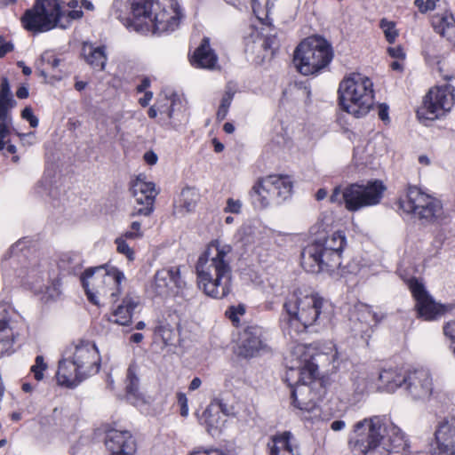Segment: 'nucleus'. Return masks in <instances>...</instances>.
Listing matches in <instances>:
<instances>
[{
	"mask_svg": "<svg viewBox=\"0 0 455 455\" xmlns=\"http://www.w3.org/2000/svg\"><path fill=\"white\" fill-rule=\"evenodd\" d=\"M232 251L231 245L213 240L198 258L196 265L197 286L206 296L221 299L231 292Z\"/></svg>",
	"mask_w": 455,
	"mask_h": 455,
	"instance_id": "f257e3e1",
	"label": "nucleus"
},
{
	"mask_svg": "<svg viewBox=\"0 0 455 455\" xmlns=\"http://www.w3.org/2000/svg\"><path fill=\"white\" fill-rule=\"evenodd\" d=\"M331 313L332 307L328 300L306 288L293 287L286 301L289 333H302L318 321L329 319Z\"/></svg>",
	"mask_w": 455,
	"mask_h": 455,
	"instance_id": "f03ea898",
	"label": "nucleus"
},
{
	"mask_svg": "<svg viewBox=\"0 0 455 455\" xmlns=\"http://www.w3.org/2000/svg\"><path fill=\"white\" fill-rule=\"evenodd\" d=\"M333 57L331 44L323 36L314 35L298 44L292 62L299 74L316 76L328 68Z\"/></svg>",
	"mask_w": 455,
	"mask_h": 455,
	"instance_id": "7ed1b4c3",
	"label": "nucleus"
},
{
	"mask_svg": "<svg viewBox=\"0 0 455 455\" xmlns=\"http://www.w3.org/2000/svg\"><path fill=\"white\" fill-rule=\"evenodd\" d=\"M81 279L88 299L94 305L103 306L116 302L124 275L116 267H98L86 269Z\"/></svg>",
	"mask_w": 455,
	"mask_h": 455,
	"instance_id": "20e7f679",
	"label": "nucleus"
},
{
	"mask_svg": "<svg viewBox=\"0 0 455 455\" xmlns=\"http://www.w3.org/2000/svg\"><path fill=\"white\" fill-rule=\"evenodd\" d=\"M338 94L341 108L357 118L365 116L374 104L373 83L360 73L344 77Z\"/></svg>",
	"mask_w": 455,
	"mask_h": 455,
	"instance_id": "39448f33",
	"label": "nucleus"
},
{
	"mask_svg": "<svg viewBox=\"0 0 455 455\" xmlns=\"http://www.w3.org/2000/svg\"><path fill=\"white\" fill-rule=\"evenodd\" d=\"M386 424L379 416L357 421L348 444L352 451L361 455H390L386 442Z\"/></svg>",
	"mask_w": 455,
	"mask_h": 455,
	"instance_id": "423d86ee",
	"label": "nucleus"
},
{
	"mask_svg": "<svg viewBox=\"0 0 455 455\" xmlns=\"http://www.w3.org/2000/svg\"><path fill=\"white\" fill-rule=\"evenodd\" d=\"M291 369L299 370L300 380L314 382L319 377V370L325 369L335 363L338 352L335 348L323 351L315 345L297 344L291 351Z\"/></svg>",
	"mask_w": 455,
	"mask_h": 455,
	"instance_id": "0eeeda50",
	"label": "nucleus"
},
{
	"mask_svg": "<svg viewBox=\"0 0 455 455\" xmlns=\"http://www.w3.org/2000/svg\"><path fill=\"white\" fill-rule=\"evenodd\" d=\"M455 104L454 88L451 84L431 87L416 109V117L424 125L444 117Z\"/></svg>",
	"mask_w": 455,
	"mask_h": 455,
	"instance_id": "6e6552de",
	"label": "nucleus"
},
{
	"mask_svg": "<svg viewBox=\"0 0 455 455\" xmlns=\"http://www.w3.org/2000/svg\"><path fill=\"white\" fill-rule=\"evenodd\" d=\"M60 0H36L35 5L26 11L21 21L27 30L33 32H44L55 27L65 28L67 25L61 23L65 17Z\"/></svg>",
	"mask_w": 455,
	"mask_h": 455,
	"instance_id": "1a4fd4ad",
	"label": "nucleus"
},
{
	"mask_svg": "<svg viewBox=\"0 0 455 455\" xmlns=\"http://www.w3.org/2000/svg\"><path fill=\"white\" fill-rule=\"evenodd\" d=\"M406 283L415 302L414 311L418 319L426 322L438 321L452 310L451 304L436 301L418 278L411 277Z\"/></svg>",
	"mask_w": 455,
	"mask_h": 455,
	"instance_id": "9d476101",
	"label": "nucleus"
},
{
	"mask_svg": "<svg viewBox=\"0 0 455 455\" xmlns=\"http://www.w3.org/2000/svg\"><path fill=\"white\" fill-rule=\"evenodd\" d=\"M386 187L379 180H369L365 185L352 183L345 187L346 209L355 212L377 205L383 198Z\"/></svg>",
	"mask_w": 455,
	"mask_h": 455,
	"instance_id": "9b49d317",
	"label": "nucleus"
},
{
	"mask_svg": "<svg viewBox=\"0 0 455 455\" xmlns=\"http://www.w3.org/2000/svg\"><path fill=\"white\" fill-rule=\"evenodd\" d=\"M156 12L149 32L161 34L175 30L183 17L177 0H156Z\"/></svg>",
	"mask_w": 455,
	"mask_h": 455,
	"instance_id": "f8f14e48",
	"label": "nucleus"
},
{
	"mask_svg": "<svg viewBox=\"0 0 455 455\" xmlns=\"http://www.w3.org/2000/svg\"><path fill=\"white\" fill-rule=\"evenodd\" d=\"M283 188L284 178L282 175H268L254 184L251 197L253 204L259 208H266L272 202L281 204Z\"/></svg>",
	"mask_w": 455,
	"mask_h": 455,
	"instance_id": "ddd939ff",
	"label": "nucleus"
},
{
	"mask_svg": "<svg viewBox=\"0 0 455 455\" xmlns=\"http://www.w3.org/2000/svg\"><path fill=\"white\" fill-rule=\"evenodd\" d=\"M186 285L181 276L180 266H170L157 270L149 286V291L159 297L166 298L178 293Z\"/></svg>",
	"mask_w": 455,
	"mask_h": 455,
	"instance_id": "4468645a",
	"label": "nucleus"
},
{
	"mask_svg": "<svg viewBox=\"0 0 455 455\" xmlns=\"http://www.w3.org/2000/svg\"><path fill=\"white\" fill-rule=\"evenodd\" d=\"M68 354V356L73 360V363L77 365L84 374L90 377L99 372L100 355L94 343L79 340L69 348Z\"/></svg>",
	"mask_w": 455,
	"mask_h": 455,
	"instance_id": "2eb2a0df",
	"label": "nucleus"
},
{
	"mask_svg": "<svg viewBox=\"0 0 455 455\" xmlns=\"http://www.w3.org/2000/svg\"><path fill=\"white\" fill-rule=\"evenodd\" d=\"M132 195L136 203L132 216H149L154 211V204L158 191L153 182L147 181L145 177L140 175L132 182Z\"/></svg>",
	"mask_w": 455,
	"mask_h": 455,
	"instance_id": "dca6fc26",
	"label": "nucleus"
},
{
	"mask_svg": "<svg viewBox=\"0 0 455 455\" xmlns=\"http://www.w3.org/2000/svg\"><path fill=\"white\" fill-rule=\"evenodd\" d=\"M429 372L424 369H406L405 380L403 387L413 399H423L430 396L433 389Z\"/></svg>",
	"mask_w": 455,
	"mask_h": 455,
	"instance_id": "f3484780",
	"label": "nucleus"
},
{
	"mask_svg": "<svg viewBox=\"0 0 455 455\" xmlns=\"http://www.w3.org/2000/svg\"><path fill=\"white\" fill-rule=\"evenodd\" d=\"M267 348L263 339V330L257 325L244 328L239 334L236 353L239 356L250 358Z\"/></svg>",
	"mask_w": 455,
	"mask_h": 455,
	"instance_id": "a211bd4d",
	"label": "nucleus"
},
{
	"mask_svg": "<svg viewBox=\"0 0 455 455\" xmlns=\"http://www.w3.org/2000/svg\"><path fill=\"white\" fill-rule=\"evenodd\" d=\"M434 443L439 454L455 455V416L443 418L437 423Z\"/></svg>",
	"mask_w": 455,
	"mask_h": 455,
	"instance_id": "6ab92c4d",
	"label": "nucleus"
},
{
	"mask_svg": "<svg viewBox=\"0 0 455 455\" xmlns=\"http://www.w3.org/2000/svg\"><path fill=\"white\" fill-rule=\"evenodd\" d=\"M106 445L111 451V455H134L136 452L135 441L127 430H108Z\"/></svg>",
	"mask_w": 455,
	"mask_h": 455,
	"instance_id": "aec40b11",
	"label": "nucleus"
},
{
	"mask_svg": "<svg viewBox=\"0 0 455 455\" xmlns=\"http://www.w3.org/2000/svg\"><path fill=\"white\" fill-rule=\"evenodd\" d=\"M156 5V0H131L132 23L137 31L149 32Z\"/></svg>",
	"mask_w": 455,
	"mask_h": 455,
	"instance_id": "412c9836",
	"label": "nucleus"
},
{
	"mask_svg": "<svg viewBox=\"0 0 455 455\" xmlns=\"http://www.w3.org/2000/svg\"><path fill=\"white\" fill-rule=\"evenodd\" d=\"M299 378L296 386L289 385L291 388V403L300 411H313L316 408L315 394L312 392L310 384Z\"/></svg>",
	"mask_w": 455,
	"mask_h": 455,
	"instance_id": "4be33fe9",
	"label": "nucleus"
},
{
	"mask_svg": "<svg viewBox=\"0 0 455 455\" xmlns=\"http://www.w3.org/2000/svg\"><path fill=\"white\" fill-rule=\"evenodd\" d=\"M56 378L59 385L73 388L89 376L84 374L78 366L73 363V360L67 356L60 361Z\"/></svg>",
	"mask_w": 455,
	"mask_h": 455,
	"instance_id": "5701e85b",
	"label": "nucleus"
},
{
	"mask_svg": "<svg viewBox=\"0 0 455 455\" xmlns=\"http://www.w3.org/2000/svg\"><path fill=\"white\" fill-rule=\"evenodd\" d=\"M434 197L424 193L416 186H408L406 194L398 200L399 209L405 213H413L417 216L419 210Z\"/></svg>",
	"mask_w": 455,
	"mask_h": 455,
	"instance_id": "b1692460",
	"label": "nucleus"
},
{
	"mask_svg": "<svg viewBox=\"0 0 455 455\" xmlns=\"http://www.w3.org/2000/svg\"><path fill=\"white\" fill-rule=\"evenodd\" d=\"M230 410L220 398H213L202 415V420L207 431L217 429L223 422V416L229 415Z\"/></svg>",
	"mask_w": 455,
	"mask_h": 455,
	"instance_id": "393cba45",
	"label": "nucleus"
},
{
	"mask_svg": "<svg viewBox=\"0 0 455 455\" xmlns=\"http://www.w3.org/2000/svg\"><path fill=\"white\" fill-rule=\"evenodd\" d=\"M140 303V299L138 296L127 294L113 309L110 321L119 325H129L132 323L133 311Z\"/></svg>",
	"mask_w": 455,
	"mask_h": 455,
	"instance_id": "a878e982",
	"label": "nucleus"
},
{
	"mask_svg": "<svg viewBox=\"0 0 455 455\" xmlns=\"http://www.w3.org/2000/svg\"><path fill=\"white\" fill-rule=\"evenodd\" d=\"M323 249L316 240L306 246L300 254V264L307 272L323 271Z\"/></svg>",
	"mask_w": 455,
	"mask_h": 455,
	"instance_id": "bb28decb",
	"label": "nucleus"
},
{
	"mask_svg": "<svg viewBox=\"0 0 455 455\" xmlns=\"http://www.w3.org/2000/svg\"><path fill=\"white\" fill-rule=\"evenodd\" d=\"M431 25L435 32L455 44V18L451 12L434 14L431 17Z\"/></svg>",
	"mask_w": 455,
	"mask_h": 455,
	"instance_id": "cd10ccee",
	"label": "nucleus"
},
{
	"mask_svg": "<svg viewBox=\"0 0 455 455\" xmlns=\"http://www.w3.org/2000/svg\"><path fill=\"white\" fill-rule=\"evenodd\" d=\"M6 310L0 307V357L11 355L14 349L16 333L9 322L5 319Z\"/></svg>",
	"mask_w": 455,
	"mask_h": 455,
	"instance_id": "c85d7f7f",
	"label": "nucleus"
},
{
	"mask_svg": "<svg viewBox=\"0 0 455 455\" xmlns=\"http://www.w3.org/2000/svg\"><path fill=\"white\" fill-rule=\"evenodd\" d=\"M218 57L210 47L208 38H204L200 46L196 50L192 64L196 68L214 69L217 68Z\"/></svg>",
	"mask_w": 455,
	"mask_h": 455,
	"instance_id": "c756f323",
	"label": "nucleus"
},
{
	"mask_svg": "<svg viewBox=\"0 0 455 455\" xmlns=\"http://www.w3.org/2000/svg\"><path fill=\"white\" fill-rule=\"evenodd\" d=\"M406 370L403 368L383 369L379 375V380L383 388L393 392L403 387L405 380Z\"/></svg>",
	"mask_w": 455,
	"mask_h": 455,
	"instance_id": "7c9ffc66",
	"label": "nucleus"
},
{
	"mask_svg": "<svg viewBox=\"0 0 455 455\" xmlns=\"http://www.w3.org/2000/svg\"><path fill=\"white\" fill-rule=\"evenodd\" d=\"M83 54L86 62L94 69L103 70L107 62L104 46L94 47L92 44H84Z\"/></svg>",
	"mask_w": 455,
	"mask_h": 455,
	"instance_id": "2f4dec72",
	"label": "nucleus"
},
{
	"mask_svg": "<svg viewBox=\"0 0 455 455\" xmlns=\"http://www.w3.org/2000/svg\"><path fill=\"white\" fill-rule=\"evenodd\" d=\"M252 45H250V41L247 43V49L246 51H251L254 52L256 50L260 52V50H263V54L259 55L258 57L260 58V60L263 61L266 59H271L275 53V51L276 49V40L275 37H262L259 35L256 36V39H253L251 41Z\"/></svg>",
	"mask_w": 455,
	"mask_h": 455,
	"instance_id": "473e14b6",
	"label": "nucleus"
},
{
	"mask_svg": "<svg viewBox=\"0 0 455 455\" xmlns=\"http://www.w3.org/2000/svg\"><path fill=\"white\" fill-rule=\"evenodd\" d=\"M15 105L16 101L13 99L9 81L6 77H3L0 84V120H5L9 111Z\"/></svg>",
	"mask_w": 455,
	"mask_h": 455,
	"instance_id": "72a5a7b5",
	"label": "nucleus"
},
{
	"mask_svg": "<svg viewBox=\"0 0 455 455\" xmlns=\"http://www.w3.org/2000/svg\"><path fill=\"white\" fill-rule=\"evenodd\" d=\"M443 213V204L440 200L433 198L427 202L417 214L418 218L427 222L438 220Z\"/></svg>",
	"mask_w": 455,
	"mask_h": 455,
	"instance_id": "f704fd0d",
	"label": "nucleus"
},
{
	"mask_svg": "<svg viewBox=\"0 0 455 455\" xmlns=\"http://www.w3.org/2000/svg\"><path fill=\"white\" fill-rule=\"evenodd\" d=\"M198 191L192 188H186L180 193L178 211L182 213L191 212L196 209L199 201Z\"/></svg>",
	"mask_w": 455,
	"mask_h": 455,
	"instance_id": "c9c22d12",
	"label": "nucleus"
},
{
	"mask_svg": "<svg viewBox=\"0 0 455 455\" xmlns=\"http://www.w3.org/2000/svg\"><path fill=\"white\" fill-rule=\"evenodd\" d=\"M320 245H323L331 251L339 252L342 254L344 248L347 245V238L343 231L338 230L333 232L331 235L324 237L323 240L318 239Z\"/></svg>",
	"mask_w": 455,
	"mask_h": 455,
	"instance_id": "e433bc0d",
	"label": "nucleus"
},
{
	"mask_svg": "<svg viewBox=\"0 0 455 455\" xmlns=\"http://www.w3.org/2000/svg\"><path fill=\"white\" fill-rule=\"evenodd\" d=\"M323 271L332 272L341 267V256L339 252L331 251L322 245Z\"/></svg>",
	"mask_w": 455,
	"mask_h": 455,
	"instance_id": "4c0bfd02",
	"label": "nucleus"
},
{
	"mask_svg": "<svg viewBox=\"0 0 455 455\" xmlns=\"http://www.w3.org/2000/svg\"><path fill=\"white\" fill-rule=\"evenodd\" d=\"M276 0H252V11L258 20L263 21L267 20Z\"/></svg>",
	"mask_w": 455,
	"mask_h": 455,
	"instance_id": "58836bf2",
	"label": "nucleus"
},
{
	"mask_svg": "<svg viewBox=\"0 0 455 455\" xmlns=\"http://www.w3.org/2000/svg\"><path fill=\"white\" fill-rule=\"evenodd\" d=\"M268 455H283L284 451V434L272 435L267 443Z\"/></svg>",
	"mask_w": 455,
	"mask_h": 455,
	"instance_id": "ea45409f",
	"label": "nucleus"
},
{
	"mask_svg": "<svg viewBox=\"0 0 455 455\" xmlns=\"http://www.w3.org/2000/svg\"><path fill=\"white\" fill-rule=\"evenodd\" d=\"M379 27L384 32L386 40L389 44H394L398 36V31L395 29V23L388 21L387 19L383 18L379 21Z\"/></svg>",
	"mask_w": 455,
	"mask_h": 455,
	"instance_id": "a19ab883",
	"label": "nucleus"
},
{
	"mask_svg": "<svg viewBox=\"0 0 455 455\" xmlns=\"http://www.w3.org/2000/svg\"><path fill=\"white\" fill-rule=\"evenodd\" d=\"M115 244L116 245L117 252L124 255L128 260L132 261L135 259L134 250L130 245L128 241H125L123 238L117 236L115 239Z\"/></svg>",
	"mask_w": 455,
	"mask_h": 455,
	"instance_id": "79ce46f5",
	"label": "nucleus"
},
{
	"mask_svg": "<svg viewBox=\"0 0 455 455\" xmlns=\"http://www.w3.org/2000/svg\"><path fill=\"white\" fill-rule=\"evenodd\" d=\"M234 93L230 91H227L221 99L220 105L217 112V118L219 120H224L228 115V108L231 105Z\"/></svg>",
	"mask_w": 455,
	"mask_h": 455,
	"instance_id": "37998d69",
	"label": "nucleus"
},
{
	"mask_svg": "<svg viewBox=\"0 0 455 455\" xmlns=\"http://www.w3.org/2000/svg\"><path fill=\"white\" fill-rule=\"evenodd\" d=\"M443 331L444 336L450 340V347L455 354V319L444 323Z\"/></svg>",
	"mask_w": 455,
	"mask_h": 455,
	"instance_id": "c03bdc74",
	"label": "nucleus"
},
{
	"mask_svg": "<svg viewBox=\"0 0 455 455\" xmlns=\"http://www.w3.org/2000/svg\"><path fill=\"white\" fill-rule=\"evenodd\" d=\"M46 369V364L44 363L42 355L36 357V363L31 367V371L34 373V377L36 380H41L44 378L43 371Z\"/></svg>",
	"mask_w": 455,
	"mask_h": 455,
	"instance_id": "a18cd8bd",
	"label": "nucleus"
},
{
	"mask_svg": "<svg viewBox=\"0 0 455 455\" xmlns=\"http://www.w3.org/2000/svg\"><path fill=\"white\" fill-rule=\"evenodd\" d=\"M68 6L71 9L68 12L67 16L69 20H79L83 16V11L81 8H79V1L77 0H71Z\"/></svg>",
	"mask_w": 455,
	"mask_h": 455,
	"instance_id": "49530a36",
	"label": "nucleus"
},
{
	"mask_svg": "<svg viewBox=\"0 0 455 455\" xmlns=\"http://www.w3.org/2000/svg\"><path fill=\"white\" fill-rule=\"evenodd\" d=\"M127 380L129 383L127 384L128 392L132 393L136 389L138 384V378L136 376V366L134 364H131L127 370Z\"/></svg>",
	"mask_w": 455,
	"mask_h": 455,
	"instance_id": "de8ad7c7",
	"label": "nucleus"
},
{
	"mask_svg": "<svg viewBox=\"0 0 455 455\" xmlns=\"http://www.w3.org/2000/svg\"><path fill=\"white\" fill-rule=\"evenodd\" d=\"M345 188L341 189L340 187H336L333 190L331 195L330 196V202L331 204H337L338 205L341 206L344 204L346 207V199H345Z\"/></svg>",
	"mask_w": 455,
	"mask_h": 455,
	"instance_id": "09e8293b",
	"label": "nucleus"
},
{
	"mask_svg": "<svg viewBox=\"0 0 455 455\" xmlns=\"http://www.w3.org/2000/svg\"><path fill=\"white\" fill-rule=\"evenodd\" d=\"M438 1L439 0H415L414 4L421 13H426L428 11L434 10Z\"/></svg>",
	"mask_w": 455,
	"mask_h": 455,
	"instance_id": "8fccbe9b",
	"label": "nucleus"
},
{
	"mask_svg": "<svg viewBox=\"0 0 455 455\" xmlns=\"http://www.w3.org/2000/svg\"><path fill=\"white\" fill-rule=\"evenodd\" d=\"M10 121V116L5 120H1L0 123V150L4 148L5 146V139L9 134V127L8 123Z\"/></svg>",
	"mask_w": 455,
	"mask_h": 455,
	"instance_id": "3c124183",
	"label": "nucleus"
},
{
	"mask_svg": "<svg viewBox=\"0 0 455 455\" xmlns=\"http://www.w3.org/2000/svg\"><path fill=\"white\" fill-rule=\"evenodd\" d=\"M41 60L47 63L52 69L60 66V59L57 58L53 53L46 52L41 56Z\"/></svg>",
	"mask_w": 455,
	"mask_h": 455,
	"instance_id": "603ef678",
	"label": "nucleus"
},
{
	"mask_svg": "<svg viewBox=\"0 0 455 455\" xmlns=\"http://www.w3.org/2000/svg\"><path fill=\"white\" fill-rule=\"evenodd\" d=\"M178 403L180 406V415L187 417L188 415V400L184 393L177 395Z\"/></svg>",
	"mask_w": 455,
	"mask_h": 455,
	"instance_id": "864d4df0",
	"label": "nucleus"
},
{
	"mask_svg": "<svg viewBox=\"0 0 455 455\" xmlns=\"http://www.w3.org/2000/svg\"><path fill=\"white\" fill-rule=\"evenodd\" d=\"M242 203L240 200H235L233 198H228L227 201V206L225 211L232 213H239L241 211Z\"/></svg>",
	"mask_w": 455,
	"mask_h": 455,
	"instance_id": "5fc2aeb1",
	"label": "nucleus"
},
{
	"mask_svg": "<svg viewBox=\"0 0 455 455\" xmlns=\"http://www.w3.org/2000/svg\"><path fill=\"white\" fill-rule=\"evenodd\" d=\"M21 116L29 122V124L36 128L38 125V119L34 116L33 111L30 108H25L21 113Z\"/></svg>",
	"mask_w": 455,
	"mask_h": 455,
	"instance_id": "6e6d98bb",
	"label": "nucleus"
},
{
	"mask_svg": "<svg viewBox=\"0 0 455 455\" xmlns=\"http://www.w3.org/2000/svg\"><path fill=\"white\" fill-rule=\"evenodd\" d=\"M387 53L389 54L390 57L394 59L403 60L405 58V53L401 45L388 47Z\"/></svg>",
	"mask_w": 455,
	"mask_h": 455,
	"instance_id": "4d7b16f0",
	"label": "nucleus"
},
{
	"mask_svg": "<svg viewBox=\"0 0 455 455\" xmlns=\"http://www.w3.org/2000/svg\"><path fill=\"white\" fill-rule=\"evenodd\" d=\"M285 438H286V452L289 453L290 455H299L298 447L293 446V444L291 443L292 435H291V432L286 431Z\"/></svg>",
	"mask_w": 455,
	"mask_h": 455,
	"instance_id": "13d9d810",
	"label": "nucleus"
},
{
	"mask_svg": "<svg viewBox=\"0 0 455 455\" xmlns=\"http://www.w3.org/2000/svg\"><path fill=\"white\" fill-rule=\"evenodd\" d=\"M388 106L386 104H379V111L378 115L380 120H382L384 123L389 122V114H388Z\"/></svg>",
	"mask_w": 455,
	"mask_h": 455,
	"instance_id": "bf43d9fd",
	"label": "nucleus"
},
{
	"mask_svg": "<svg viewBox=\"0 0 455 455\" xmlns=\"http://www.w3.org/2000/svg\"><path fill=\"white\" fill-rule=\"evenodd\" d=\"M118 237L123 238L124 240L128 241V242L136 241V240L142 238L141 236H140L138 234H136L130 228H128L126 231H124Z\"/></svg>",
	"mask_w": 455,
	"mask_h": 455,
	"instance_id": "052dcab7",
	"label": "nucleus"
},
{
	"mask_svg": "<svg viewBox=\"0 0 455 455\" xmlns=\"http://www.w3.org/2000/svg\"><path fill=\"white\" fill-rule=\"evenodd\" d=\"M144 159L148 164L153 165L156 164L158 158L153 151H148L144 155Z\"/></svg>",
	"mask_w": 455,
	"mask_h": 455,
	"instance_id": "680f3d73",
	"label": "nucleus"
},
{
	"mask_svg": "<svg viewBox=\"0 0 455 455\" xmlns=\"http://www.w3.org/2000/svg\"><path fill=\"white\" fill-rule=\"evenodd\" d=\"M346 427L344 420L338 419L331 423V429L337 432L342 430Z\"/></svg>",
	"mask_w": 455,
	"mask_h": 455,
	"instance_id": "e2e57ef3",
	"label": "nucleus"
},
{
	"mask_svg": "<svg viewBox=\"0 0 455 455\" xmlns=\"http://www.w3.org/2000/svg\"><path fill=\"white\" fill-rule=\"evenodd\" d=\"M131 230L143 237V231L141 229V223L140 221H132L129 227Z\"/></svg>",
	"mask_w": 455,
	"mask_h": 455,
	"instance_id": "0e129e2a",
	"label": "nucleus"
},
{
	"mask_svg": "<svg viewBox=\"0 0 455 455\" xmlns=\"http://www.w3.org/2000/svg\"><path fill=\"white\" fill-rule=\"evenodd\" d=\"M361 318H363L364 320L371 318L375 323H377V320L375 319L376 315L373 312H371V310H370L369 308H365L364 310L362 311L359 319Z\"/></svg>",
	"mask_w": 455,
	"mask_h": 455,
	"instance_id": "69168bd1",
	"label": "nucleus"
},
{
	"mask_svg": "<svg viewBox=\"0 0 455 455\" xmlns=\"http://www.w3.org/2000/svg\"><path fill=\"white\" fill-rule=\"evenodd\" d=\"M153 98V93L151 92H147L144 95V97L140 98V104L142 106V107H146L149 104L150 100H152Z\"/></svg>",
	"mask_w": 455,
	"mask_h": 455,
	"instance_id": "338daca9",
	"label": "nucleus"
},
{
	"mask_svg": "<svg viewBox=\"0 0 455 455\" xmlns=\"http://www.w3.org/2000/svg\"><path fill=\"white\" fill-rule=\"evenodd\" d=\"M201 385H202V380H201V379H200V378H198V377H196V378H194V379L191 380V382H190V384H189V387H188V389H189L190 391H195V390L198 389V388L200 387V386H201Z\"/></svg>",
	"mask_w": 455,
	"mask_h": 455,
	"instance_id": "774afa93",
	"label": "nucleus"
}]
</instances>
